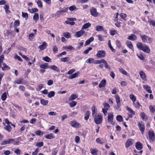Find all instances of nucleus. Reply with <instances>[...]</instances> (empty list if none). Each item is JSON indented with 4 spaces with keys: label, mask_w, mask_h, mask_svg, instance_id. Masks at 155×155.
Wrapping results in <instances>:
<instances>
[{
    "label": "nucleus",
    "mask_w": 155,
    "mask_h": 155,
    "mask_svg": "<svg viewBox=\"0 0 155 155\" xmlns=\"http://www.w3.org/2000/svg\"><path fill=\"white\" fill-rule=\"evenodd\" d=\"M137 125L140 131L141 132L142 134H143L145 129L144 124L142 121H140L139 122Z\"/></svg>",
    "instance_id": "obj_1"
},
{
    "label": "nucleus",
    "mask_w": 155,
    "mask_h": 155,
    "mask_svg": "<svg viewBox=\"0 0 155 155\" xmlns=\"http://www.w3.org/2000/svg\"><path fill=\"white\" fill-rule=\"evenodd\" d=\"M15 140L14 139L11 138L7 140H4L0 143L1 145H3L8 144H10L13 143Z\"/></svg>",
    "instance_id": "obj_2"
},
{
    "label": "nucleus",
    "mask_w": 155,
    "mask_h": 155,
    "mask_svg": "<svg viewBox=\"0 0 155 155\" xmlns=\"http://www.w3.org/2000/svg\"><path fill=\"white\" fill-rule=\"evenodd\" d=\"M102 117L99 115L96 116L94 118V121L95 123L97 124H100L102 121Z\"/></svg>",
    "instance_id": "obj_3"
},
{
    "label": "nucleus",
    "mask_w": 155,
    "mask_h": 155,
    "mask_svg": "<svg viewBox=\"0 0 155 155\" xmlns=\"http://www.w3.org/2000/svg\"><path fill=\"white\" fill-rule=\"evenodd\" d=\"M149 140L153 141L155 140V135L153 131H149L148 132Z\"/></svg>",
    "instance_id": "obj_4"
},
{
    "label": "nucleus",
    "mask_w": 155,
    "mask_h": 155,
    "mask_svg": "<svg viewBox=\"0 0 155 155\" xmlns=\"http://www.w3.org/2000/svg\"><path fill=\"white\" fill-rule=\"evenodd\" d=\"M114 118V115L113 113H111L108 114V121L110 122L111 124L113 125H114L115 122L113 121Z\"/></svg>",
    "instance_id": "obj_5"
},
{
    "label": "nucleus",
    "mask_w": 155,
    "mask_h": 155,
    "mask_svg": "<svg viewBox=\"0 0 155 155\" xmlns=\"http://www.w3.org/2000/svg\"><path fill=\"white\" fill-rule=\"evenodd\" d=\"M91 15L94 17H96L98 16V14L97 12L96 8L93 7L90 10Z\"/></svg>",
    "instance_id": "obj_6"
},
{
    "label": "nucleus",
    "mask_w": 155,
    "mask_h": 155,
    "mask_svg": "<svg viewBox=\"0 0 155 155\" xmlns=\"http://www.w3.org/2000/svg\"><path fill=\"white\" fill-rule=\"evenodd\" d=\"M137 46L138 48H149L147 46L143 45L142 43L140 42L137 43Z\"/></svg>",
    "instance_id": "obj_7"
},
{
    "label": "nucleus",
    "mask_w": 155,
    "mask_h": 155,
    "mask_svg": "<svg viewBox=\"0 0 155 155\" xmlns=\"http://www.w3.org/2000/svg\"><path fill=\"white\" fill-rule=\"evenodd\" d=\"M85 31L84 30H81L75 33V36L77 38L81 37L85 33Z\"/></svg>",
    "instance_id": "obj_8"
},
{
    "label": "nucleus",
    "mask_w": 155,
    "mask_h": 155,
    "mask_svg": "<svg viewBox=\"0 0 155 155\" xmlns=\"http://www.w3.org/2000/svg\"><path fill=\"white\" fill-rule=\"evenodd\" d=\"M133 144V140L131 139H129L127 140L126 143V148H128L131 146Z\"/></svg>",
    "instance_id": "obj_9"
},
{
    "label": "nucleus",
    "mask_w": 155,
    "mask_h": 155,
    "mask_svg": "<svg viewBox=\"0 0 155 155\" xmlns=\"http://www.w3.org/2000/svg\"><path fill=\"white\" fill-rule=\"evenodd\" d=\"M135 147L137 149L139 150H141L143 147V145L140 142H137L136 143Z\"/></svg>",
    "instance_id": "obj_10"
},
{
    "label": "nucleus",
    "mask_w": 155,
    "mask_h": 155,
    "mask_svg": "<svg viewBox=\"0 0 155 155\" xmlns=\"http://www.w3.org/2000/svg\"><path fill=\"white\" fill-rule=\"evenodd\" d=\"M105 52L103 50L99 51L97 53V56L99 58H103L105 56Z\"/></svg>",
    "instance_id": "obj_11"
},
{
    "label": "nucleus",
    "mask_w": 155,
    "mask_h": 155,
    "mask_svg": "<svg viewBox=\"0 0 155 155\" xmlns=\"http://www.w3.org/2000/svg\"><path fill=\"white\" fill-rule=\"evenodd\" d=\"M70 125L73 127H79L80 124L77 122L75 120H73L70 122Z\"/></svg>",
    "instance_id": "obj_12"
},
{
    "label": "nucleus",
    "mask_w": 155,
    "mask_h": 155,
    "mask_svg": "<svg viewBox=\"0 0 155 155\" xmlns=\"http://www.w3.org/2000/svg\"><path fill=\"white\" fill-rule=\"evenodd\" d=\"M137 39V36L133 34H131L127 38L128 39L131 40L132 41H135Z\"/></svg>",
    "instance_id": "obj_13"
},
{
    "label": "nucleus",
    "mask_w": 155,
    "mask_h": 155,
    "mask_svg": "<svg viewBox=\"0 0 155 155\" xmlns=\"http://www.w3.org/2000/svg\"><path fill=\"white\" fill-rule=\"evenodd\" d=\"M142 79L144 81H146V74L143 71H141L139 73Z\"/></svg>",
    "instance_id": "obj_14"
},
{
    "label": "nucleus",
    "mask_w": 155,
    "mask_h": 155,
    "mask_svg": "<svg viewBox=\"0 0 155 155\" xmlns=\"http://www.w3.org/2000/svg\"><path fill=\"white\" fill-rule=\"evenodd\" d=\"M140 37L143 42H148L147 40V38H148V36L147 35H140Z\"/></svg>",
    "instance_id": "obj_15"
},
{
    "label": "nucleus",
    "mask_w": 155,
    "mask_h": 155,
    "mask_svg": "<svg viewBox=\"0 0 155 155\" xmlns=\"http://www.w3.org/2000/svg\"><path fill=\"white\" fill-rule=\"evenodd\" d=\"M106 81L105 79H103L102 80L99 85V87L100 88L104 87L106 85Z\"/></svg>",
    "instance_id": "obj_16"
},
{
    "label": "nucleus",
    "mask_w": 155,
    "mask_h": 155,
    "mask_svg": "<svg viewBox=\"0 0 155 155\" xmlns=\"http://www.w3.org/2000/svg\"><path fill=\"white\" fill-rule=\"evenodd\" d=\"M94 38L93 37L90 38L88 39V40L86 41L85 45L86 46L87 45H89L91 42L94 41Z\"/></svg>",
    "instance_id": "obj_17"
},
{
    "label": "nucleus",
    "mask_w": 155,
    "mask_h": 155,
    "mask_svg": "<svg viewBox=\"0 0 155 155\" xmlns=\"http://www.w3.org/2000/svg\"><path fill=\"white\" fill-rule=\"evenodd\" d=\"M45 137L46 139H51L54 138L55 137L53 134L51 133L49 134L46 135Z\"/></svg>",
    "instance_id": "obj_18"
},
{
    "label": "nucleus",
    "mask_w": 155,
    "mask_h": 155,
    "mask_svg": "<svg viewBox=\"0 0 155 155\" xmlns=\"http://www.w3.org/2000/svg\"><path fill=\"white\" fill-rule=\"evenodd\" d=\"M49 68L57 72H60L59 69L55 65L51 66Z\"/></svg>",
    "instance_id": "obj_19"
},
{
    "label": "nucleus",
    "mask_w": 155,
    "mask_h": 155,
    "mask_svg": "<svg viewBox=\"0 0 155 155\" xmlns=\"http://www.w3.org/2000/svg\"><path fill=\"white\" fill-rule=\"evenodd\" d=\"M79 74V72H78L76 73L72 74L71 75V76H69V78L70 79H73L75 78H76L78 77V75Z\"/></svg>",
    "instance_id": "obj_20"
},
{
    "label": "nucleus",
    "mask_w": 155,
    "mask_h": 155,
    "mask_svg": "<svg viewBox=\"0 0 155 155\" xmlns=\"http://www.w3.org/2000/svg\"><path fill=\"white\" fill-rule=\"evenodd\" d=\"M143 88L145 89L146 91L149 93H152V91L150 90V87L147 85H144Z\"/></svg>",
    "instance_id": "obj_21"
},
{
    "label": "nucleus",
    "mask_w": 155,
    "mask_h": 155,
    "mask_svg": "<svg viewBox=\"0 0 155 155\" xmlns=\"http://www.w3.org/2000/svg\"><path fill=\"white\" fill-rule=\"evenodd\" d=\"M102 63L104 64V67L106 68L107 69L109 70H110V67L108 65V63L105 60L103 59Z\"/></svg>",
    "instance_id": "obj_22"
},
{
    "label": "nucleus",
    "mask_w": 155,
    "mask_h": 155,
    "mask_svg": "<svg viewBox=\"0 0 155 155\" xmlns=\"http://www.w3.org/2000/svg\"><path fill=\"white\" fill-rule=\"evenodd\" d=\"M63 36L67 38H69L71 37V34L68 32L64 33Z\"/></svg>",
    "instance_id": "obj_23"
},
{
    "label": "nucleus",
    "mask_w": 155,
    "mask_h": 155,
    "mask_svg": "<svg viewBox=\"0 0 155 155\" xmlns=\"http://www.w3.org/2000/svg\"><path fill=\"white\" fill-rule=\"evenodd\" d=\"M91 26V24L89 23H85L84 24L83 26H82V29H87L89 28V27H90Z\"/></svg>",
    "instance_id": "obj_24"
},
{
    "label": "nucleus",
    "mask_w": 155,
    "mask_h": 155,
    "mask_svg": "<svg viewBox=\"0 0 155 155\" xmlns=\"http://www.w3.org/2000/svg\"><path fill=\"white\" fill-rule=\"evenodd\" d=\"M96 30L97 31H102L104 29V27L102 26L97 25L96 26Z\"/></svg>",
    "instance_id": "obj_25"
},
{
    "label": "nucleus",
    "mask_w": 155,
    "mask_h": 155,
    "mask_svg": "<svg viewBox=\"0 0 155 155\" xmlns=\"http://www.w3.org/2000/svg\"><path fill=\"white\" fill-rule=\"evenodd\" d=\"M3 67H2V70L5 71L6 70H8L10 69V67L4 63H3Z\"/></svg>",
    "instance_id": "obj_26"
},
{
    "label": "nucleus",
    "mask_w": 155,
    "mask_h": 155,
    "mask_svg": "<svg viewBox=\"0 0 155 155\" xmlns=\"http://www.w3.org/2000/svg\"><path fill=\"white\" fill-rule=\"evenodd\" d=\"M47 46V43L45 41H44L42 44L39 46L38 48L40 49L45 48Z\"/></svg>",
    "instance_id": "obj_27"
},
{
    "label": "nucleus",
    "mask_w": 155,
    "mask_h": 155,
    "mask_svg": "<svg viewBox=\"0 0 155 155\" xmlns=\"http://www.w3.org/2000/svg\"><path fill=\"white\" fill-rule=\"evenodd\" d=\"M48 100H45L44 99H42L40 101L41 103L44 106L48 104Z\"/></svg>",
    "instance_id": "obj_28"
},
{
    "label": "nucleus",
    "mask_w": 155,
    "mask_h": 155,
    "mask_svg": "<svg viewBox=\"0 0 155 155\" xmlns=\"http://www.w3.org/2000/svg\"><path fill=\"white\" fill-rule=\"evenodd\" d=\"M48 64L47 63H45L43 64L40 65V67L41 68H43L44 69H46L48 68L49 67L48 65Z\"/></svg>",
    "instance_id": "obj_29"
},
{
    "label": "nucleus",
    "mask_w": 155,
    "mask_h": 155,
    "mask_svg": "<svg viewBox=\"0 0 155 155\" xmlns=\"http://www.w3.org/2000/svg\"><path fill=\"white\" fill-rule=\"evenodd\" d=\"M126 44L129 48H133V45L130 41H127L126 42Z\"/></svg>",
    "instance_id": "obj_30"
},
{
    "label": "nucleus",
    "mask_w": 155,
    "mask_h": 155,
    "mask_svg": "<svg viewBox=\"0 0 155 155\" xmlns=\"http://www.w3.org/2000/svg\"><path fill=\"white\" fill-rule=\"evenodd\" d=\"M90 113L89 111H87L84 115V119L86 120H87L89 118Z\"/></svg>",
    "instance_id": "obj_31"
},
{
    "label": "nucleus",
    "mask_w": 155,
    "mask_h": 155,
    "mask_svg": "<svg viewBox=\"0 0 155 155\" xmlns=\"http://www.w3.org/2000/svg\"><path fill=\"white\" fill-rule=\"evenodd\" d=\"M77 97L78 96H77L76 95L74 94H72L71 95L70 98L69 99V101L73 100L76 99Z\"/></svg>",
    "instance_id": "obj_32"
},
{
    "label": "nucleus",
    "mask_w": 155,
    "mask_h": 155,
    "mask_svg": "<svg viewBox=\"0 0 155 155\" xmlns=\"http://www.w3.org/2000/svg\"><path fill=\"white\" fill-rule=\"evenodd\" d=\"M69 60L70 58L68 57H66L61 58L60 61L61 62H66L68 61Z\"/></svg>",
    "instance_id": "obj_33"
},
{
    "label": "nucleus",
    "mask_w": 155,
    "mask_h": 155,
    "mask_svg": "<svg viewBox=\"0 0 155 155\" xmlns=\"http://www.w3.org/2000/svg\"><path fill=\"white\" fill-rule=\"evenodd\" d=\"M36 34V33H31L28 36V38L29 40L30 41H31L33 38L35 37V35Z\"/></svg>",
    "instance_id": "obj_34"
},
{
    "label": "nucleus",
    "mask_w": 155,
    "mask_h": 155,
    "mask_svg": "<svg viewBox=\"0 0 155 155\" xmlns=\"http://www.w3.org/2000/svg\"><path fill=\"white\" fill-rule=\"evenodd\" d=\"M54 95L55 92L54 91H51L48 94V97L51 98L54 96Z\"/></svg>",
    "instance_id": "obj_35"
},
{
    "label": "nucleus",
    "mask_w": 155,
    "mask_h": 155,
    "mask_svg": "<svg viewBox=\"0 0 155 155\" xmlns=\"http://www.w3.org/2000/svg\"><path fill=\"white\" fill-rule=\"evenodd\" d=\"M92 154L93 155H97V150L96 149H91L90 150Z\"/></svg>",
    "instance_id": "obj_36"
},
{
    "label": "nucleus",
    "mask_w": 155,
    "mask_h": 155,
    "mask_svg": "<svg viewBox=\"0 0 155 155\" xmlns=\"http://www.w3.org/2000/svg\"><path fill=\"white\" fill-rule=\"evenodd\" d=\"M119 71L122 74L125 75H127V73L126 72V71L124 70L122 68H121L119 69Z\"/></svg>",
    "instance_id": "obj_37"
},
{
    "label": "nucleus",
    "mask_w": 155,
    "mask_h": 155,
    "mask_svg": "<svg viewBox=\"0 0 155 155\" xmlns=\"http://www.w3.org/2000/svg\"><path fill=\"white\" fill-rule=\"evenodd\" d=\"M77 104V102L75 101H72L70 103L69 105L71 107H75Z\"/></svg>",
    "instance_id": "obj_38"
},
{
    "label": "nucleus",
    "mask_w": 155,
    "mask_h": 155,
    "mask_svg": "<svg viewBox=\"0 0 155 155\" xmlns=\"http://www.w3.org/2000/svg\"><path fill=\"white\" fill-rule=\"evenodd\" d=\"M7 94L6 92L4 93L1 97V98L2 101H5L7 98Z\"/></svg>",
    "instance_id": "obj_39"
},
{
    "label": "nucleus",
    "mask_w": 155,
    "mask_h": 155,
    "mask_svg": "<svg viewBox=\"0 0 155 155\" xmlns=\"http://www.w3.org/2000/svg\"><path fill=\"white\" fill-rule=\"evenodd\" d=\"M116 119L118 121L120 122L122 121L123 117L121 115H118L116 117Z\"/></svg>",
    "instance_id": "obj_40"
},
{
    "label": "nucleus",
    "mask_w": 155,
    "mask_h": 155,
    "mask_svg": "<svg viewBox=\"0 0 155 155\" xmlns=\"http://www.w3.org/2000/svg\"><path fill=\"white\" fill-rule=\"evenodd\" d=\"M130 97L133 102V103H134V102L136 101V98L134 95L133 94L130 95Z\"/></svg>",
    "instance_id": "obj_41"
},
{
    "label": "nucleus",
    "mask_w": 155,
    "mask_h": 155,
    "mask_svg": "<svg viewBox=\"0 0 155 155\" xmlns=\"http://www.w3.org/2000/svg\"><path fill=\"white\" fill-rule=\"evenodd\" d=\"M104 59H102L100 60H94V62L93 63L94 64H100L101 63H102L103 61V60Z\"/></svg>",
    "instance_id": "obj_42"
},
{
    "label": "nucleus",
    "mask_w": 155,
    "mask_h": 155,
    "mask_svg": "<svg viewBox=\"0 0 155 155\" xmlns=\"http://www.w3.org/2000/svg\"><path fill=\"white\" fill-rule=\"evenodd\" d=\"M94 60L92 58H90L87 60L86 62L87 63L91 64L93 63Z\"/></svg>",
    "instance_id": "obj_43"
},
{
    "label": "nucleus",
    "mask_w": 155,
    "mask_h": 155,
    "mask_svg": "<svg viewBox=\"0 0 155 155\" xmlns=\"http://www.w3.org/2000/svg\"><path fill=\"white\" fill-rule=\"evenodd\" d=\"M115 99L116 102L117 104H119L120 103V97L118 95H115Z\"/></svg>",
    "instance_id": "obj_44"
},
{
    "label": "nucleus",
    "mask_w": 155,
    "mask_h": 155,
    "mask_svg": "<svg viewBox=\"0 0 155 155\" xmlns=\"http://www.w3.org/2000/svg\"><path fill=\"white\" fill-rule=\"evenodd\" d=\"M69 9L71 11H73L74 10H76L77 9L76 7L74 5L70 7Z\"/></svg>",
    "instance_id": "obj_45"
},
{
    "label": "nucleus",
    "mask_w": 155,
    "mask_h": 155,
    "mask_svg": "<svg viewBox=\"0 0 155 155\" xmlns=\"http://www.w3.org/2000/svg\"><path fill=\"white\" fill-rule=\"evenodd\" d=\"M33 18L34 20H38L39 18L38 14L37 13H35L33 16Z\"/></svg>",
    "instance_id": "obj_46"
},
{
    "label": "nucleus",
    "mask_w": 155,
    "mask_h": 155,
    "mask_svg": "<svg viewBox=\"0 0 155 155\" xmlns=\"http://www.w3.org/2000/svg\"><path fill=\"white\" fill-rule=\"evenodd\" d=\"M44 132H42L40 130H38L35 132V134L36 135L39 136L42 135L44 134Z\"/></svg>",
    "instance_id": "obj_47"
},
{
    "label": "nucleus",
    "mask_w": 155,
    "mask_h": 155,
    "mask_svg": "<svg viewBox=\"0 0 155 155\" xmlns=\"http://www.w3.org/2000/svg\"><path fill=\"white\" fill-rule=\"evenodd\" d=\"M96 107L95 106H93L92 107V115L94 116L95 115V111H96Z\"/></svg>",
    "instance_id": "obj_48"
},
{
    "label": "nucleus",
    "mask_w": 155,
    "mask_h": 155,
    "mask_svg": "<svg viewBox=\"0 0 155 155\" xmlns=\"http://www.w3.org/2000/svg\"><path fill=\"white\" fill-rule=\"evenodd\" d=\"M103 105L106 109L107 110H108V108L110 107V106L109 104L107 103H104L103 104Z\"/></svg>",
    "instance_id": "obj_49"
},
{
    "label": "nucleus",
    "mask_w": 155,
    "mask_h": 155,
    "mask_svg": "<svg viewBox=\"0 0 155 155\" xmlns=\"http://www.w3.org/2000/svg\"><path fill=\"white\" fill-rule=\"evenodd\" d=\"M43 60L47 62H49L51 60V59L48 56H46L45 57H43Z\"/></svg>",
    "instance_id": "obj_50"
},
{
    "label": "nucleus",
    "mask_w": 155,
    "mask_h": 155,
    "mask_svg": "<svg viewBox=\"0 0 155 155\" xmlns=\"http://www.w3.org/2000/svg\"><path fill=\"white\" fill-rule=\"evenodd\" d=\"M22 15L23 18H28V14L26 12H22Z\"/></svg>",
    "instance_id": "obj_51"
},
{
    "label": "nucleus",
    "mask_w": 155,
    "mask_h": 155,
    "mask_svg": "<svg viewBox=\"0 0 155 155\" xmlns=\"http://www.w3.org/2000/svg\"><path fill=\"white\" fill-rule=\"evenodd\" d=\"M140 115L141 117L143 120L145 118L147 117V115L143 112H142Z\"/></svg>",
    "instance_id": "obj_52"
},
{
    "label": "nucleus",
    "mask_w": 155,
    "mask_h": 155,
    "mask_svg": "<svg viewBox=\"0 0 155 155\" xmlns=\"http://www.w3.org/2000/svg\"><path fill=\"white\" fill-rule=\"evenodd\" d=\"M4 128L6 130L9 132L11 131V128L9 125H8V126H5Z\"/></svg>",
    "instance_id": "obj_53"
},
{
    "label": "nucleus",
    "mask_w": 155,
    "mask_h": 155,
    "mask_svg": "<svg viewBox=\"0 0 155 155\" xmlns=\"http://www.w3.org/2000/svg\"><path fill=\"white\" fill-rule=\"evenodd\" d=\"M120 17L123 19L126 18L127 17L126 14L125 13H121L120 14Z\"/></svg>",
    "instance_id": "obj_54"
},
{
    "label": "nucleus",
    "mask_w": 155,
    "mask_h": 155,
    "mask_svg": "<svg viewBox=\"0 0 155 155\" xmlns=\"http://www.w3.org/2000/svg\"><path fill=\"white\" fill-rule=\"evenodd\" d=\"M68 10V8L64 7L61 10H60L61 13H63L66 12H67Z\"/></svg>",
    "instance_id": "obj_55"
},
{
    "label": "nucleus",
    "mask_w": 155,
    "mask_h": 155,
    "mask_svg": "<svg viewBox=\"0 0 155 155\" xmlns=\"http://www.w3.org/2000/svg\"><path fill=\"white\" fill-rule=\"evenodd\" d=\"M127 109L130 112L131 114H133V115L135 114L134 111L130 108H129L128 107H127Z\"/></svg>",
    "instance_id": "obj_56"
},
{
    "label": "nucleus",
    "mask_w": 155,
    "mask_h": 155,
    "mask_svg": "<svg viewBox=\"0 0 155 155\" xmlns=\"http://www.w3.org/2000/svg\"><path fill=\"white\" fill-rule=\"evenodd\" d=\"M43 145V143L42 141L38 142L36 143V147H42Z\"/></svg>",
    "instance_id": "obj_57"
},
{
    "label": "nucleus",
    "mask_w": 155,
    "mask_h": 155,
    "mask_svg": "<svg viewBox=\"0 0 155 155\" xmlns=\"http://www.w3.org/2000/svg\"><path fill=\"white\" fill-rule=\"evenodd\" d=\"M116 44L117 47L120 48L121 47V44L120 41L118 40H117L116 41Z\"/></svg>",
    "instance_id": "obj_58"
},
{
    "label": "nucleus",
    "mask_w": 155,
    "mask_h": 155,
    "mask_svg": "<svg viewBox=\"0 0 155 155\" xmlns=\"http://www.w3.org/2000/svg\"><path fill=\"white\" fill-rule=\"evenodd\" d=\"M14 25L15 26H19L20 25V21L19 20H15L14 23Z\"/></svg>",
    "instance_id": "obj_59"
},
{
    "label": "nucleus",
    "mask_w": 155,
    "mask_h": 155,
    "mask_svg": "<svg viewBox=\"0 0 155 155\" xmlns=\"http://www.w3.org/2000/svg\"><path fill=\"white\" fill-rule=\"evenodd\" d=\"M37 4L38 6L40 8H42L43 6L42 3L41 1L39 0L37 2Z\"/></svg>",
    "instance_id": "obj_60"
},
{
    "label": "nucleus",
    "mask_w": 155,
    "mask_h": 155,
    "mask_svg": "<svg viewBox=\"0 0 155 155\" xmlns=\"http://www.w3.org/2000/svg\"><path fill=\"white\" fill-rule=\"evenodd\" d=\"M14 152L17 155L20 154L21 153V150L19 149H17L15 150Z\"/></svg>",
    "instance_id": "obj_61"
},
{
    "label": "nucleus",
    "mask_w": 155,
    "mask_h": 155,
    "mask_svg": "<svg viewBox=\"0 0 155 155\" xmlns=\"http://www.w3.org/2000/svg\"><path fill=\"white\" fill-rule=\"evenodd\" d=\"M138 57L141 60H143L144 59V57L141 54H140L139 55H137Z\"/></svg>",
    "instance_id": "obj_62"
},
{
    "label": "nucleus",
    "mask_w": 155,
    "mask_h": 155,
    "mask_svg": "<svg viewBox=\"0 0 155 155\" xmlns=\"http://www.w3.org/2000/svg\"><path fill=\"white\" fill-rule=\"evenodd\" d=\"M117 31L116 30H112L110 31V35L112 36L114 35L117 33Z\"/></svg>",
    "instance_id": "obj_63"
},
{
    "label": "nucleus",
    "mask_w": 155,
    "mask_h": 155,
    "mask_svg": "<svg viewBox=\"0 0 155 155\" xmlns=\"http://www.w3.org/2000/svg\"><path fill=\"white\" fill-rule=\"evenodd\" d=\"M150 24L153 26H155V21L153 20H151L150 21Z\"/></svg>",
    "instance_id": "obj_64"
}]
</instances>
